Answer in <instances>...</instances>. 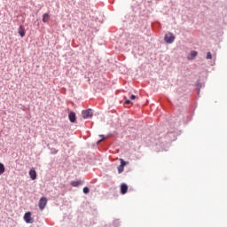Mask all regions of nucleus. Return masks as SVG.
<instances>
[{"label": "nucleus", "mask_w": 227, "mask_h": 227, "mask_svg": "<svg viewBox=\"0 0 227 227\" xmlns=\"http://www.w3.org/2000/svg\"><path fill=\"white\" fill-rule=\"evenodd\" d=\"M48 200L46 197H42L39 200L38 206L41 211H43L46 205H47Z\"/></svg>", "instance_id": "1"}, {"label": "nucleus", "mask_w": 227, "mask_h": 227, "mask_svg": "<svg viewBox=\"0 0 227 227\" xmlns=\"http://www.w3.org/2000/svg\"><path fill=\"white\" fill-rule=\"evenodd\" d=\"M176 37L172 33H168L165 35V41L168 43H172L175 41Z\"/></svg>", "instance_id": "2"}, {"label": "nucleus", "mask_w": 227, "mask_h": 227, "mask_svg": "<svg viewBox=\"0 0 227 227\" xmlns=\"http://www.w3.org/2000/svg\"><path fill=\"white\" fill-rule=\"evenodd\" d=\"M91 116H93V113L91 109H87L82 111V118H84L85 120L88 118H91Z\"/></svg>", "instance_id": "3"}, {"label": "nucleus", "mask_w": 227, "mask_h": 227, "mask_svg": "<svg viewBox=\"0 0 227 227\" xmlns=\"http://www.w3.org/2000/svg\"><path fill=\"white\" fill-rule=\"evenodd\" d=\"M24 220L27 223H33V219L31 218V213L27 212L24 215Z\"/></svg>", "instance_id": "4"}, {"label": "nucleus", "mask_w": 227, "mask_h": 227, "mask_svg": "<svg viewBox=\"0 0 227 227\" xmlns=\"http://www.w3.org/2000/svg\"><path fill=\"white\" fill-rule=\"evenodd\" d=\"M121 165L118 167V173L121 174L124 170V167L126 166V162L123 160V159H120Z\"/></svg>", "instance_id": "5"}, {"label": "nucleus", "mask_w": 227, "mask_h": 227, "mask_svg": "<svg viewBox=\"0 0 227 227\" xmlns=\"http://www.w3.org/2000/svg\"><path fill=\"white\" fill-rule=\"evenodd\" d=\"M29 176H30V179L32 180V181H35V179H36V171L34 169V168H31L30 170H29Z\"/></svg>", "instance_id": "6"}, {"label": "nucleus", "mask_w": 227, "mask_h": 227, "mask_svg": "<svg viewBox=\"0 0 227 227\" xmlns=\"http://www.w3.org/2000/svg\"><path fill=\"white\" fill-rule=\"evenodd\" d=\"M18 33L21 37L25 36L26 31L24 26L20 25L18 28Z\"/></svg>", "instance_id": "7"}, {"label": "nucleus", "mask_w": 227, "mask_h": 227, "mask_svg": "<svg viewBox=\"0 0 227 227\" xmlns=\"http://www.w3.org/2000/svg\"><path fill=\"white\" fill-rule=\"evenodd\" d=\"M127 192H128V185L125 184H122L121 185V194L124 195V194L127 193Z\"/></svg>", "instance_id": "8"}, {"label": "nucleus", "mask_w": 227, "mask_h": 227, "mask_svg": "<svg viewBox=\"0 0 227 227\" xmlns=\"http://www.w3.org/2000/svg\"><path fill=\"white\" fill-rule=\"evenodd\" d=\"M68 118L71 121V123H74L76 117H75V114L74 112H71L68 115Z\"/></svg>", "instance_id": "9"}, {"label": "nucleus", "mask_w": 227, "mask_h": 227, "mask_svg": "<svg viewBox=\"0 0 227 227\" xmlns=\"http://www.w3.org/2000/svg\"><path fill=\"white\" fill-rule=\"evenodd\" d=\"M198 55V52L196 51H191L190 55L188 56V59L192 60Z\"/></svg>", "instance_id": "10"}, {"label": "nucleus", "mask_w": 227, "mask_h": 227, "mask_svg": "<svg viewBox=\"0 0 227 227\" xmlns=\"http://www.w3.org/2000/svg\"><path fill=\"white\" fill-rule=\"evenodd\" d=\"M82 181H73L72 183H71V185L73 186V187H79L80 185H82Z\"/></svg>", "instance_id": "11"}, {"label": "nucleus", "mask_w": 227, "mask_h": 227, "mask_svg": "<svg viewBox=\"0 0 227 227\" xmlns=\"http://www.w3.org/2000/svg\"><path fill=\"white\" fill-rule=\"evenodd\" d=\"M49 20H50V15H49L48 13H44V14L43 15V21L44 23H47V22L49 21Z\"/></svg>", "instance_id": "12"}, {"label": "nucleus", "mask_w": 227, "mask_h": 227, "mask_svg": "<svg viewBox=\"0 0 227 227\" xmlns=\"http://www.w3.org/2000/svg\"><path fill=\"white\" fill-rule=\"evenodd\" d=\"M4 171H5L4 164L0 163V176L4 174Z\"/></svg>", "instance_id": "13"}, {"label": "nucleus", "mask_w": 227, "mask_h": 227, "mask_svg": "<svg viewBox=\"0 0 227 227\" xmlns=\"http://www.w3.org/2000/svg\"><path fill=\"white\" fill-rule=\"evenodd\" d=\"M83 193L84 194H89L90 193V189L88 187L83 188Z\"/></svg>", "instance_id": "14"}, {"label": "nucleus", "mask_w": 227, "mask_h": 227, "mask_svg": "<svg viewBox=\"0 0 227 227\" xmlns=\"http://www.w3.org/2000/svg\"><path fill=\"white\" fill-rule=\"evenodd\" d=\"M207 59H212V54H211V52H207Z\"/></svg>", "instance_id": "15"}, {"label": "nucleus", "mask_w": 227, "mask_h": 227, "mask_svg": "<svg viewBox=\"0 0 227 227\" xmlns=\"http://www.w3.org/2000/svg\"><path fill=\"white\" fill-rule=\"evenodd\" d=\"M131 102H130V100L129 99H126V98H125V104H130Z\"/></svg>", "instance_id": "16"}, {"label": "nucleus", "mask_w": 227, "mask_h": 227, "mask_svg": "<svg viewBox=\"0 0 227 227\" xmlns=\"http://www.w3.org/2000/svg\"><path fill=\"white\" fill-rule=\"evenodd\" d=\"M100 137H102V139L98 142V145H99V143H101V141H103V139H105L103 136H100Z\"/></svg>", "instance_id": "17"}, {"label": "nucleus", "mask_w": 227, "mask_h": 227, "mask_svg": "<svg viewBox=\"0 0 227 227\" xmlns=\"http://www.w3.org/2000/svg\"><path fill=\"white\" fill-rule=\"evenodd\" d=\"M130 98H131V100H135L136 96H135V95H132Z\"/></svg>", "instance_id": "18"}]
</instances>
